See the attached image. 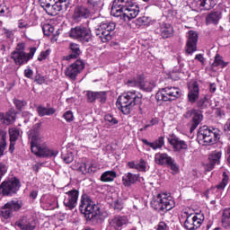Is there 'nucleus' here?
<instances>
[{
    "label": "nucleus",
    "instance_id": "c03bdc74",
    "mask_svg": "<svg viewBox=\"0 0 230 230\" xmlns=\"http://www.w3.org/2000/svg\"><path fill=\"white\" fill-rule=\"evenodd\" d=\"M42 30H43L44 35H47V36L51 35V33L55 31V28L49 23L44 24L42 27Z\"/></svg>",
    "mask_w": 230,
    "mask_h": 230
},
{
    "label": "nucleus",
    "instance_id": "4be33fe9",
    "mask_svg": "<svg viewBox=\"0 0 230 230\" xmlns=\"http://www.w3.org/2000/svg\"><path fill=\"white\" fill-rule=\"evenodd\" d=\"M168 143L173 146L174 150L181 152V150H188V144L175 135H172L168 137Z\"/></svg>",
    "mask_w": 230,
    "mask_h": 230
},
{
    "label": "nucleus",
    "instance_id": "6e6552de",
    "mask_svg": "<svg viewBox=\"0 0 230 230\" xmlns=\"http://www.w3.org/2000/svg\"><path fill=\"white\" fill-rule=\"evenodd\" d=\"M72 39L80 40V42H89L91 40V30L84 26L72 28L69 33Z\"/></svg>",
    "mask_w": 230,
    "mask_h": 230
},
{
    "label": "nucleus",
    "instance_id": "72a5a7b5",
    "mask_svg": "<svg viewBox=\"0 0 230 230\" xmlns=\"http://www.w3.org/2000/svg\"><path fill=\"white\" fill-rule=\"evenodd\" d=\"M128 166L134 170H137V172H146V162L145 160H141L139 163L128 162Z\"/></svg>",
    "mask_w": 230,
    "mask_h": 230
},
{
    "label": "nucleus",
    "instance_id": "bb28decb",
    "mask_svg": "<svg viewBox=\"0 0 230 230\" xmlns=\"http://www.w3.org/2000/svg\"><path fill=\"white\" fill-rule=\"evenodd\" d=\"M172 159V156L166 153H157L155 155V163L159 166H167Z\"/></svg>",
    "mask_w": 230,
    "mask_h": 230
},
{
    "label": "nucleus",
    "instance_id": "e433bc0d",
    "mask_svg": "<svg viewBox=\"0 0 230 230\" xmlns=\"http://www.w3.org/2000/svg\"><path fill=\"white\" fill-rule=\"evenodd\" d=\"M6 148V131L0 129V157L4 155V149Z\"/></svg>",
    "mask_w": 230,
    "mask_h": 230
},
{
    "label": "nucleus",
    "instance_id": "49530a36",
    "mask_svg": "<svg viewBox=\"0 0 230 230\" xmlns=\"http://www.w3.org/2000/svg\"><path fill=\"white\" fill-rule=\"evenodd\" d=\"M62 159L66 164H69V163H73L75 155L72 152H69L65 155H62Z\"/></svg>",
    "mask_w": 230,
    "mask_h": 230
},
{
    "label": "nucleus",
    "instance_id": "a19ab883",
    "mask_svg": "<svg viewBox=\"0 0 230 230\" xmlns=\"http://www.w3.org/2000/svg\"><path fill=\"white\" fill-rule=\"evenodd\" d=\"M152 149L157 150L158 148H163L164 146V137H160L158 139H156L155 142H152Z\"/></svg>",
    "mask_w": 230,
    "mask_h": 230
},
{
    "label": "nucleus",
    "instance_id": "f704fd0d",
    "mask_svg": "<svg viewBox=\"0 0 230 230\" xmlns=\"http://www.w3.org/2000/svg\"><path fill=\"white\" fill-rule=\"evenodd\" d=\"M199 4L201 10H211V8H215L217 2L215 0H199Z\"/></svg>",
    "mask_w": 230,
    "mask_h": 230
},
{
    "label": "nucleus",
    "instance_id": "37998d69",
    "mask_svg": "<svg viewBox=\"0 0 230 230\" xmlns=\"http://www.w3.org/2000/svg\"><path fill=\"white\" fill-rule=\"evenodd\" d=\"M10 141H17L19 139V136H21V132L17 128H12L9 130Z\"/></svg>",
    "mask_w": 230,
    "mask_h": 230
},
{
    "label": "nucleus",
    "instance_id": "f03ea898",
    "mask_svg": "<svg viewBox=\"0 0 230 230\" xmlns=\"http://www.w3.org/2000/svg\"><path fill=\"white\" fill-rule=\"evenodd\" d=\"M142 101L143 94H141V93L137 91H128V93L119 96L116 105L122 113L128 115L132 112V109H134L136 105H141Z\"/></svg>",
    "mask_w": 230,
    "mask_h": 230
},
{
    "label": "nucleus",
    "instance_id": "5701e85b",
    "mask_svg": "<svg viewBox=\"0 0 230 230\" xmlns=\"http://www.w3.org/2000/svg\"><path fill=\"white\" fill-rule=\"evenodd\" d=\"M15 119H17V112H15V110L13 109H11L5 114L0 112V121L4 125H12Z\"/></svg>",
    "mask_w": 230,
    "mask_h": 230
},
{
    "label": "nucleus",
    "instance_id": "dca6fc26",
    "mask_svg": "<svg viewBox=\"0 0 230 230\" xmlns=\"http://www.w3.org/2000/svg\"><path fill=\"white\" fill-rule=\"evenodd\" d=\"M139 15V6L132 2L125 10L122 11L121 19L123 21H132Z\"/></svg>",
    "mask_w": 230,
    "mask_h": 230
},
{
    "label": "nucleus",
    "instance_id": "0eeeda50",
    "mask_svg": "<svg viewBox=\"0 0 230 230\" xmlns=\"http://www.w3.org/2000/svg\"><path fill=\"white\" fill-rule=\"evenodd\" d=\"M181 96V90L177 87L167 86L155 94L157 102H173Z\"/></svg>",
    "mask_w": 230,
    "mask_h": 230
},
{
    "label": "nucleus",
    "instance_id": "f3484780",
    "mask_svg": "<svg viewBox=\"0 0 230 230\" xmlns=\"http://www.w3.org/2000/svg\"><path fill=\"white\" fill-rule=\"evenodd\" d=\"M132 3V0H114L111 6V13L114 17H121L123 11Z\"/></svg>",
    "mask_w": 230,
    "mask_h": 230
},
{
    "label": "nucleus",
    "instance_id": "8fccbe9b",
    "mask_svg": "<svg viewBox=\"0 0 230 230\" xmlns=\"http://www.w3.org/2000/svg\"><path fill=\"white\" fill-rule=\"evenodd\" d=\"M13 103L18 111H22V108L26 105V101L13 99Z\"/></svg>",
    "mask_w": 230,
    "mask_h": 230
},
{
    "label": "nucleus",
    "instance_id": "7ed1b4c3",
    "mask_svg": "<svg viewBox=\"0 0 230 230\" xmlns=\"http://www.w3.org/2000/svg\"><path fill=\"white\" fill-rule=\"evenodd\" d=\"M79 209L84 215L86 220H100V217H102L100 207L87 194L82 195Z\"/></svg>",
    "mask_w": 230,
    "mask_h": 230
},
{
    "label": "nucleus",
    "instance_id": "774afa93",
    "mask_svg": "<svg viewBox=\"0 0 230 230\" xmlns=\"http://www.w3.org/2000/svg\"><path fill=\"white\" fill-rule=\"evenodd\" d=\"M36 82L40 85H42V84H44L46 82V79L44 78V76L37 75L36 76Z\"/></svg>",
    "mask_w": 230,
    "mask_h": 230
},
{
    "label": "nucleus",
    "instance_id": "f8f14e48",
    "mask_svg": "<svg viewBox=\"0 0 230 230\" xmlns=\"http://www.w3.org/2000/svg\"><path fill=\"white\" fill-rule=\"evenodd\" d=\"M85 68V64H84V61L77 59L75 63H72L65 70V75L70 80H76V76L84 71Z\"/></svg>",
    "mask_w": 230,
    "mask_h": 230
},
{
    "label": "nucleus",
    "instance_id": "1a4fd4ad",
    "mask_svg": "<svg viewBox=\"0 0 230 230\" xmlns=\"http://www.w3.org/2000/svg\"><path fill=\"white\" fill-rule=\"evenodd\" d=\"M183 118L185 119H191L190 124V133L193 132L200 123H202V119H204V116L202 115V111L198 110H188L184 114Z\"/></svg>",
    "mask_w": 230,
    "mask_h": 230
},
{
    "label": "nucleus",
    "instance_id": "680f3d73",
    "mask_svg": "<svg viewBox=\"0 0 230 230\" xmlns=\"http://www.w3.org/2000/svg\"><path fill=\"white\" fill-rule=\"evenodd\" d=\"M36 51H37V48H31L30 53H26L27 61L31 60V58H33V55H35Z\"/></svg>",
    "mask_w": 230,
    "mask_h": 230
},
{
    "label": "nucleus",
    "instance_id": "58836bf2",
    "mask_svg": "<svg viewBox=\"0 0 230 230\" xmlns=\"http://www.w3.org/2000/svg\"><path fill=\"white\" fill-rule=\"evenodd\" d=\"M6 207L10 208L13 211H19L22 208V201L21 200H11L6 203Z\"/></svg>",
    "mask_w": 230,
    "mask_h": 230
},
{
    "label": "nucleus",
    "instance_id": "3c124183",
    "mask_svg": "<svg viewBox=\"0 0 230 230\" xmlns=\"http://www.w3.org/2000/svg\"><path fill=\"white\" fill-rule=\"evenodd\" d=\"M167 166H169L173 173H177V172H179V166L175 164V160H173V158L167 164Z\"/></svg>",
    "mask_w": 230,
    "mask_h": 230
},
{
    "label": "nucleus",
    "instance_id": "cd10ccee",
    "mask_svg": "<svg viewBox=\"0 0 230 230\" xmlns=\"http://www.w3.org/2000/svg\"><path fill=\"white\" fill-rule=\"evenodd\" d=\"M70 54L68 56L64 57V60H71L73 58H78L80 57V46L76 43H70Z\"/></svg>",
    "mask_w": 230,
    "mask_h": 230
},
{
    "label": "nucleus",
    "instance_id": "6ab92c4d",
    "mask_svg": "<svg viewBox=\"0 0 230 230\" xmlns=\"http://www.w3.org/2000/svg\"><path fill=\"white\" fill-rule=\"evenodd\" d=\"M197 42H199V34L195 31H190L186 44V52L189 55L197 51Z\"/></svg>",
    "mask_w": 230,
    "mask_h": 230
},
{
    "label": "nucleus",
    "instance_id": "09e8293b",
    "mask_svg": "<svg viewBox=\"0 0 230 230\" xmlns=\"http://www.w3.org/2000/svg\"><path fill=\"white\" fill-rule=\"evenodd\" d=\"M86 100L88 103H93V102H96V92L88 91L86 93Z\"/></svg>",
    "mask_w": 230,
    "mask_h": 230
},
{
    "label": "nucleus",
    "instance_id": "7c9ffc66",
    "mask_svg": "<svg viewBox=\"0 0 230 230\" xmlns=\"http://www.w3.org/2000/svg\"><path fill=\"white\" fill-rule=\"evenodd\" d=\"M36 111L39 116H40L41 118H44V116H53V114L57 112V111L54 108H48L42 105L38 106Z\"/></svg>",
    "mask_w": 230,
    "mask_h": 230
},
{
    "label": "nucleus",
    "instance_id": "c85d7f7f",
    "mask_svg": "<svg viewBox=\"0 0 230 230\" xmlns=\"http://www.w3.org/2000/svg\"><path fill=\"white\" fill-rule=\"evenodd\" d=\"M222 157V153L220 152H213L208 159H209V164H208V172H211V170H213V168H215V164H220V159Z\"/></svg>",
    "mask_w": 230,
    "mask_h": 230
},
{
    "label": "nucleus",
    "instance_id": "412c9836",
    "mask_svg": "<svg viewBox=\"0 0 230 230\" xmlns=\"http://www.w3.org/2000/svg\"><path fill=\"white\" fill-rule=\"evenodd\" d=\"M110 227L114 230H121L123 229V226H127L128 224V218L125 216H116L113 218L110 219Z\"/></svg>",
    "mask_w": 230,
    "mask_h": 230
},
{
    "label": "nucleus",
    "instance_id": "c756f323",
    "mask_svg": "<svg viewBox=\"0 0 230 230\" xmlns=\"http://www.w3.org/2000/svg\"><path fill=\"white\" fill-rule=\"evenodd\" d=\"M11 58L18 66H22V64H26V62H28L26 52H12Z\"/></svg>",
    "mask_w": 230,
    "mask_h": 230
},
{
    "label": "nucleus",
    "instance_id": "a211bd4d",
    "mask_svg": "<svg viewBox=\"0 0 230 230\" xmlns=\"http://www.w3.org/2000/svg\"><path fill=\"white\" fill-rule=\"evenodd\" d=\"M74 170L80 172L84 175L87 173H94L98 168L96 165L89 161L84 163L75 162L74 164Z\"/></svg>",
    "mask_w": 230,
    "mask_h": 230
},
{
    "label": "nucleus",
    "instance_id": "c9c22d12",
    "mask_svg": "<svg viewBox=\"0 0 230 230\" xmlns=\"http://www.w3.org/2000/svg\"><path fill=\"white\" fill-rule=\"evenodd\" d=\"M116 172L114 171H106L105 172H103L101 176V181L102 182H112V181H114V179H116Z\"/></svg>",
    "mask_w": 230,
    "mask_h": 230
},
{
    "label": "nucleus",
    "instance_id": "79ce46f5",
    "mask_svg": "<svg viewBox=\"0 0 230 230\" xmlns=\"http://www.w3.org/2000/svg\"><path fill=\"white\" fill-rule=\"evenodd\" d=\"M12 213H13V211L12 210V208L10 207H7L6 204L4 206V208H2L1 210V217H3L4 218H10V217H12Z\"/></svg>",
    "mask_w": 230,
    "mask_h": 230
},
{
    "label": "nucleus",
    "instance_id": "20e7f679",
    "mask_svg": "<svg viewBox=\"0 0 230 230\" xmlns=\"http://www.w3.org/2000/svg\"><path fill=\"white\" fill-rule=\"evenodd\" d=\"M218 133L213 131L208 128V126H202L198 131V140L200 145L209 146L215 145L218 139Z\"/></svg>",
    "mask_w": 230,
    "mask_h": 230
},
{
    "label": "nucleus",
    "instance_id": "603ef678",
    "mask_svg": "<svg viewBox=\"0 0 230 230\" xmlns=\"http://www.w3.org/2000/svg\"><path fill=\"white\" fill-rule=\"evenodd\" d=\"M56 3L64 9V11L67 10L70 4V0H56Z\"/></svg>",
    "mask_w": 230,
    "mask_h": 230
},
{
    "label": "nucleus",
    "instance_id": "13d9d810",
    "mask_svg": "<svg viewBox=\"0 0 230 230\" xmlns=\"http://www.w3.org/2000/svg\"><path fill=\"white\" fill-rule=\"evenodd\" d=\"M137 22H138V24L146 26V24H148V17H146V16L139 17V18H137Z\"/></svg>",
    "mask_w": 230,
    "mask_h": 230
},
{
    "label": "nucleus",
    "instance_id": "4c0bfd02",
    "mask_svg": "<svg viewBox=\"0 0 230 230\" xmlns=\"http://www.w3.org/2000/svg\"><path fill=\"white\" fill-rule=\"evenodd\" d=\"M222 226L226 229L230 227V208H227L223 212Z\"/></svg>",
    "mask_w": 230,
    "mask_h": 230
},
{
    "label": "nucleus",
    "instance_id": "bf43d9fd",
    "mask_svg": "<svg viewBox=\"0 0 230 230\" xmlns=\"http://www.w3.org/2000/svg\"><path fill=\"white\" fill-rule=\"evenodd\" d=\"M49 55V50L43 51L40 53V56L38 58V60L40 62H42V60H46Z\"/></svg>",
    "mask_w": 230,
    "mask_h": 230
},
{
    "label": "nucleus",
    "instance_id": "393cba45",
    "mask_svg": "<svg viewBox=\"0 0 230 230\" xmlns=\"http://www.w3.org/2000/svg\"><path fill=\"white\" fill-rule=\"evenodd\" d=\"M91 15V11L87 7L78 6L75 7L73 19L74 21H80V19H87Z\"/></svg>",
    "mask_w": 230,
    "mask_h": 230
},
{
    "label": "nucleus",
    "instance_id": "39448f33",
    "mask_svg": "<svg viewBox=\"0 0 230 230\" xmlns=\"http://www.w3.org/2000/svg\"><path fill=\"white\" fill-rule=\"evenodd\" d=\"M116 30V23L112 22L101 23L95 29V35L101 39L102 42L112 40V32Z\"/></svg>",
    "mask_w": 230,
    "mask_h": 230
},
{
    "label": "nucleus",
    "instance_id": "b1692460",
    "mask_svg": "<svg viewBox=\"0 0 230 230\" xmlns=\"http://www.w3.org/2000/svg\"><path fill=\"white\" fill-rule=\"evenodd\" d=\"M190 92L188 93V100L190 103H195L199 100V83L193 82L189 85Z\"/></svg>",
    "mask_w": 230,
    "mask_h": 230
},
{
    "label": "nucleus",
    "instance_id": "473e14b6",
    "mask_svg": "<svg viewBox=\"0 0 230 230\" xmlns=\"http://www.w3.org/2000/svg\"><path fill=\"white\" fill-rule=\"evenodd\" d=\"M220 21V13L213 12L206 17V24H218Z\"/></svg>",
    "mask_w": 230,
    "mask_h": 230
},
{
    "label": "nucleus",
    "instance_id": "4468645a",
    "mask_svg": "<svg viewBox=\"0 0 230 230\" xmlns=\"http://www.w3.org/2000/svg\"><path fill=\"white\" fill-rule=\"evenodd\" d=\"M80 192L77 190H71L65 194L64 206L68 208V209H75V206L78 204V197Z\"/></svg>",
    "mask_w": 230,
    "mask_h": 230
},
{
    "label": "nucleus",
    "instance_id": "423d86ee",
    "mask_svg": "<svg viewBox=\"0 0 230 230\" xmlns=\"http://www.w3.org/2000/svg\"><path fill=\"white\" fill-rule=\"evenodd\" d=\"M151 204L157 211H170L175 208V201L166 194H158L156 199L152 201Z\"/></svg>",
    "mask_w": 230,
    "mask_h": 230
},
{
    "label": "nucleus",
    "instance_id": "aec40b11",
    "mask_svg": "<svg viewBox=\"0 0 230 230\" xmlns=\"http://www.w3.org/2000/svg\"><path fill=\"white\" fill-rule=\"evenodd\" d=\"M128 85H129V87H139V89L146 91L147 93L152 92V89L155 87V84L148 81H145L143 78L135 81H128Z\"/></svg>",
    "mask_w": 230,
    "mask_h": 230
},
{
    "label": "nucleus",
    "instance_id": "69168bd1",
    "mask_svg": "<svg viewBox=\"0 0 230 230\" xmlns=\"http://www.w3.org/2000/svg\"><path fill=\"white\" fill-rule=\"evenodd\" d=\"M4 35H6L7 39H12L13 37V31L8 29H3Z\"/></svg>",
    "mask_w": 230,
    "mask_h": 230
},
{
    "label": "nucleus",
    "instance_id": "2f4dec72",
    "mask_svg": "<svg viewBox=\"0 0 230 230\" xmlns=\"http://www.w3.org/2000/svg\"><path fill=\"white\" fill-rule=\"evenodd\" d=\"M160 31L163 39H170V37H173V27L169 23L164 24L161 27Z\"/></svg>",
    "mask_w": 230,
    "mask_h": 230
},
{
    "label": "nucleus",
    "instance_id": "052dcab7",
    "mask_svg": "<svg viewBox=\"0 0 230 230\" xmlns=\"http://www.w3.org/2000/svg\"><path fill=\"white\" fill-rule=\"evenodd\" d=\"M6 165L3 163H0V180L2 179L3 175L7 172Z\"/></svg>",
    "mask_w": 230,
    "mask_h": 230
},
{
    "label": "nucleus",
    "instance_id": "e2e57ef3",
    "mask_svg": "<svg viewBox=\"0 0 230 230\" xmlns=\"http://www.w3.org/2000/svg\"><path fill=\"white\" fill-rule=\"evenodd\" d=\"M24 76H26V78H33V70H31V68L25 69Z\"/></svg>",
    "mask_w": 230,
    "mask_h": 230
},
{
    "label": "nucleus",
    "instance_id": "ddd939ff",
    "mask_svg": "<svg viewBox=\"0 0 230 230\" xmlns=\"http://www.w3.org/2000/svg\"><path fill=\"white\" fill-rule=\"evenodd\" d=\"M181 217L185 218L184 227L187 230H195L199 229L202 226V219L199 218L196 214H189L184 212Z\"/></svg>",
    "mask_w": 230,
    "mask_h": 230
},
{
    "label": "nucleus",
    "instance_id": "a18cd8bd",
    "mask_svg": "<svg viewBox=\"0 0 230 230\" xmlns=\"http://www.w3.org/2000/svg\"><path fill=\"white\" fill-rule=\"evenodd\" d=\"M95 94V100H98L101 103L107 102V92H96Z\"/></svg>",
    "mask_w": 230,
    "mask_h": 230
},
{
    "label": "nucleus",
    "instance_id": "4d7b16f0",
    "mask_svg": "<svg viewBox=\"0 0 230 230\" xmlns=\"http://www.w3.org/2000/svg\"><path fill=\"white\" fill-rule=\"evenodd\" d=\"M87 3L90 4V6H93V8L96 9L100 6L102 2L100 0H87Z\"/></svg>",
    "mask_w": 230,
    "mask_h": 230
},
{
    "label": "nucleus",
    "instance_id": "2eb2a0df",
    "mask_svg": "<svg viewBox=\"0 0 230 230\" xmlns=\"http://www.w3.org/2000/svg\"><path fill=\"white\" fill-rule=\"evenodd\" d=\"M228 182H229V176L227 175V172H224L223 179H222L221 182L219 184H217V187L205 192L206 199H210L212 193H217L216 196L217 199H221L222 194H220V191H222V190H224L227 186Z\"/></svg>",
    "mask_w": 230,
    "mask_h": 230
},
{
    "label": "nucleus",
    "instance_id": "5fc2aeb1",
    "mask_svg": "<svg viewBox=\"0 0 230 230\" xmlns=\"http://www.w3.org/2000/svg\"><path fill=\"white\" fill-rule=\"evenodd\" d=\"M24 49H26V45L22 42H20L16 46V49L13 51V53H24Z\"/></svg>",
    "mask_w": 230,
    "mask_h": 230
},
{
    "label": "nucleus",
    "instance_id": "f257e3e1",
    "mask_svg": "<svg viewBox=\"0 0 230 230\" xmlns=\"http://www.w3.org/2000/svg\"><path fill=\"white\" fill-rule=\"evenodd\" d=\"M40 123H37L29 131V139L31 141V149L34 155L38 157H57L58 150L49 149L46 142L40 137Z\"/></svg>",
    "mask_w": 230,
    "mask_h": 230
},
{
    "label": "nucleus",
    "instance_id": "0e129e2a",
    "mask_svg": "<svg viewBox=\"0 0 230 230\" xmlns=\"http://www.w3.org/2000/svg\"><path fill=\"white\" fill-rule=\"evenodd\" d=\"M206 102H208V99L206 97L200 98L198 101V107H199V109H201V107H204V105L206 104Z\"/></svg>",
    "mask_w": 230,
    "mask_h": 230
},
{
    "label": "nucleus",
    "instance_id": "338daca9",
    "mask_svg": "<svg viewBox=\"0 0 230 230\" xmlns=\"http://www.w3.org/2000/svg\"><path fill=\"white\" fill-rule=\"evenodd\" d=\"M157 230H168V226L164 222H160L157 226Z\"/></svg>",
    "mask_w": 230,
    "mask_h": 230
},
{
    "label": "nucleus",
    "instance_id": "6e6d98bb",
    "mask_svg": "<svg viewBox=\"0 0 230 230\" xmlns=\"http://www.w3.org/2000/svg\"><path fill=\"white\" fill-rule=\"evenodd\" d=\"M105 121H108L111 125H118V120L111 114H107L104 118Z\"/></svg>",
    "mask_w": 230,
    "mask_h": 230
},
{
    "label": "nucleus",
    "instance_id": "de8ad7c7",
    "mask_svg": "<svg viewBox=\"0 0 230 230\" xmlns=\"http://www.w3.org/2000/svg\"><path fill=\"white\" fill-rule=\"evenodd\" d=\"M16 226L18 227H20V229H22V230H34L35 229V226H31V224H22V223H21V221L16 222Z\"/></svg>",
    "mask_w": 230,
    "mask_h": 230
},
{
    "label": "nucleus",
    "instance_id": "9b49d317",
    "mask_svg": "<svg viewBox=\"0 0 230 230\" xmlns=\"http://www.w3.org/2000/svg\"><path fill=\"white\" fill-rule=\"evenodd\" d=\"M19 188H21V183L19 182V180L13 179L2 182V184L0 185V193L7 196L14 195V193H17V191H19Z\"/></svg>",
    "mask_w": 230,
    "mask_h": 230
},
{
    "label": "nucleus",
    "instance_id": "ea45409f",
    "mask_svg": "<svg viewBox=\"0 0 230 230\" xmlns=\"http://www.w3.org/2000/svg\"><path fill=\"white\" fill-rule=\"evenodd\" d=\"M227 64H229V62H226L222 60V57L217 54L215 57L214 62L212 63V66L214 67H218V66H221V67H226Z\"/></svg>",
    "mask_w": 230,
    "mask_h": 230
},
{
    "label": "nucleus",
    "instance_id": "a878e982",
    "mask_svg": "<svg viewBox=\"0 0 230 230\" xmlns=\"http://www.w3.org/2000/svg\"><path fill=\"white\" fill-rule=\"evenodd\" d=\"M137 181H141L139 174L128 172L122 177V183L126 188H130V186H132V184H136Z\"/></svg>",
    "mask_w": 230,
    "mask_h": 230
},
{
    "label": "nucleus",
    "instance_id": "864d4df0",
    "mask_svg": "<svg viewBox=\"0 0 230 230\" xmlns=\"http://www.w3.org/2000/svg\"><path fill=\"white\" fill-rule=\"evenodd\" d=\"M63 118L67 121L68 123H71L74 119L73 111H67L64 113Z\"/></svg>",
    "mask_w": 230,
    "mask_h": 230
},
{
    "label": "nucleus",
    "instance_id": "9d476101",
    "mask_svg": "<svg viewBox=\"0 0 230 230\" xmlns=\"http://www.w3.org/2000/svg\"><path fill=\"white\" fill-rule=\"evenodd\" d=\"M40 4L41 8L48 13L54 17L55 15H58V13L62 12L63 7L59 5L57 2L53 0H40Z\"/></svg>",
    "mask_w": 230,
    "mask_h": 230
}]
</instances>
